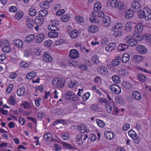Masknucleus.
Returning a JSON list of instances; mask_svg holds the SVG:
<instances>
[{
    "label": "nucleus",
    "instance_id": "f257e3e1",
    "mask_svg": "<svg viewBox=\"0 0 151 151\" xmlns=\"http://www.w3.org/2000/svg\"><path fill=\"white\" fill-rule=\"evenodd\" d=\"M139 19L145 18L146 20L149 21L151 19V11L148 7H145L143 10H140L138 14Z\"/></svg>",
    "mask_w": 151,
    "mask_h": 151
},
{
    "label": "nucleus",
    "instance_id": "f03ea898",
    "mask_svg": "<svg viewBox=\"0 0 151 151\" xmlns=\"http://www.w3.org/2000/svg\"><path fill=\"white\" fill-rule=\"evenodd\" d=\"M64 80L61 79L60 78H58L54 79L52 81L53 86L57 88H63L65 85Z\"/></svg>",
    "mask_w": 151,
    "mask_h": 151
},
{
    "label": "nucleus",
    "instance_id": "7ed1b4c3",
    "mask_svg": "<svg viewBox=\"0 0 151 151\" xmlns=\"http://www.w3.org/2000/svg\"><path fill=\"white\" fill-rule=\"evenodd\" d=\"M123 41L127 43L128 46L131 47L135 46L137 45V40L132 38L130 35L126 36L124 38Z\"/></svg>",
    "mask_w": 151,
    "mask_h": 151
},
{
    "label": "nucleus",
    "instance_id": "20e7f679",
    "mask_svg": "<svg viewBox=\"0 0 151 151\" xmlns=\"http://www.w3.org/2000/svg\"><path fill=\"white\" fill-rule=\"evenodd\" d=\"M109 88L113 92L119 94L121 92V88L117 85L112 84L109 87Z\"/></svg>",
    "mask_w": 151,
    "mask_h": 151
},
{
    "label": "nucleus",
    "instance_id": "39448f33",
    "mask_svg": "<svg viewBox=\"0 0 151 151\" xmlns=\"http://www.w3.org/2000/svg\"><path fill=\"white\" fill-rule=\"evenodd\" d=\"M141 6L140 4L138 2H134L132 3L131 5V10L132 11L137 12L140 11V9Z\"/></svg>",
    "mask_w": 151,
    "mask_h": 151
},
{
    "label": "nucleus",
    "instance_id": "423d86ee",
    "mask_svg": "<svg viewBox=\"0 0 151 151\" xmlns=\"http://www.w3.org/2000/svg\"><path fill=\"white\" fill-rule=\"evenodd\" d=\"M136 49L138 52L142 54H145L147 52V49L142 45H139L136 47Z\"/></svg>",
    "mask_w": 151,
    "mask_h": 151
},
{
    "label": "nucleus",
    "instance_id": "0eeeda50",
    "mask_svg": "<svg viewBox=\"0 0 151 151\" xmlns=\"http://www.w3.org/2000/svg\"><path fill=\"white\" fill-rule=\"evenodd\" d=\"M97 71L99 73L103 75H105L108 73L107 69L103 66L99 67L97 69Z\"/></svg>",
    "mask_w": 151,
    "mask_h": 151
},
{
    "label": "nucleus",
    "instance_id": "6e6552de",
    "mask_svg": "<svg viewBox=\"0 0 151 151\" xmlns=\"http://www.w3.org/2000/svg\"><path fill=\"white\" fill-rule=\"evenodd\" d=\"M79 54L78 51L76 50H71L70 51L69 56L71 58L75 59L78 57Z\"/></svg>",
    "mask_w": 151,
    "mask_h": 151
},
{
    "label": "nucleus",
    "instance_id": "1a4fd4ad",
    "mask_svg": "<svg viewBox=\"0 0 151 151\" xmlns=\"http://www.w3.org/2000/svg\"><path fill=\"white\" fill-rule=\"evenodd\" d=\"M116 47V44L112 42L109 44L105 47L106 50L108 52H110L113 50Z\"/></svg>",
    "mask_w": 151,
    "mask_h": 151
},
{
    "label": "nucleus",
    "instance_id": "9d476101",
    "mask_svg": "<svg viewBox=\"0 0 151 151\" xmlns=\"http://www.w3.org/2000/svg\"><path fill=\"white\" fill-rule=\"evenodd\" d=\"M128 134L134 140L137 139V140L139 141V138L137 135L136 133L133 130L131 129L128 132Z\"/></svg>",
    "mask_w": 151,
    "mask_h": 151
},
{
    "label": "nucleus",
    "instance_id": "9b49d317",
    "mask_svg": "<svg viewBox=\"0 0 151 151\" xmlns=\"http://www.w3.org/2000/svg\"><path fill=\"white\" fill-rule=\"evenodd\" d=\"M104 134L106 138L110 140L113 139L114 136V133L110 131H105L104 133Z\"/></svg>",
    "mask_w": 151,
    "mask_h": 151
},
{
    "label": "nucleus",
    "instance_id": "f8f14e48",
    "mask_svg": "<svg viewBox=\"0 0 151 151\" xmlns=\"http://www.w3.org/2000/svg\"><path fill=\"white\" fill-rule=\"evenodd\" d=\"M143 29V25L141 23L138 24L135 27V33H141Z\"/></svg>",
    "mask_w": 151,
    "mask_h": 151
},
{
    "label": "nucleus",
    "instance_id": "ddd939ff",
    "mask_svg": "<svg viewBox=\"0 0 151 151\" xmlns=\"http://www.w3.org/2000/svg\"><path fill=\"white\" fill-rule=\"evenodd\" d=\"M35 39V35L33 34L28 35L25 38L24 41L27 43H30L32 42Z\"/></svg>",
    "mask_w": 151,
    "mask_h": 151
},
{
    "label": "nucleus",
    "instance_id": "4468645a",
    "mask_svg": "<svg viewBox=\"0 0 151 151\" xmlns=\"http://www.w3.org/2000/svg\"><path fill=\"white\" fill-rule=\"evenodd\" d=\"M121 58L120 56H117L112 61V65L113 66L118 65L121 61Z\"/></svg>",
    "mask_w": 151,
    "mask_h": 151
},
{
    "label": "nucleus",
    "instance_id": "2eb2a0df",
    "mask_svg": "<svg viewBox=\"0 0 151 151\" xmlns=\"http://www.w3.org/2000/svg\"><path fill=\"white\" fill-rule=\"evenodd\" d=\"M103 21L104 25L106 27H107L110 24L111 19L109 17L106 16L104 17Z\"/></svg>",
    "mask_w": 151,
    "mask_h": 151
},
{
    "label": "nucleus",
    "instance_id": "dca6fc26",
    "mask_svg": "<svg viewBox=\"0 0 151 151\" xmlns=\"http://www.w3.org/2000/svg\"><path fill=\"white\" fill-rule=\"evenodd\" d=\"M14 45L18 48H21L23 45V43L22 40L19 39L15 40L13 41Z\"/></svg>",
    "mask_w": 151,
    "mask_h": 151
},
{
    "label": "nucleus",
    "instance_id": "f3484780",
    "mask_svg": "<svg viewBox=\"0 0 151 151\" xmlns=\"http://www.w3.org/2000/svg\"><path fill=\"white\" fill-rule=\"evenodd\" d=\"M44 35L42 34L37 35L35 38V41L37 43L42 42L44 39Z\"/></svg>",
    "mask_w": 151,
    "mask_h": 151
},
{
    "label": "nucleus",
    "instance_id": "a211bd4d",
    "mask_svg": "<svg viewBox=\"0 0 151 151\" xmlns=\"http://www.w3.org/2000/svg\"><path fill=\"white\" fill-rule=\"evenodd\" d=\"M43 60L46 62H50L52 61V58L48 53L45 52L43 56Z\"/></svg>",
    "mask_w": 151,
    "mask_h": 151
},
{
    "label": "nucleus",
    "instance_id": "6ab92c4d",
    "mask_svg": "<svg viewBox=\"0 0 151 151\" xmlns=\"http://www.w3.org/2000/svg\"><path fill=\"white\" fill-rule=\"evenodd\" d=\"M44 138L48 142H52L54 140L52 135L49 133L45 134L44 136Z\"/></svg>",
    "mask_w": 151,
    "mask_h": 151
},
{
    "label": "nucleus",
    "instance_id": "aec40b11",
    "mask_svg": "<svg viewBox=\"0 0 151 151\" xmlns=\"http://www.w3.org/2000/svg\"><path fill=\"white\" fill-rule=\"evenodd\" d=\"M128 48L127 45L125 44H121L119 45L117 47L118 50L120 51H123L127 49Z\"/></svg>",
    "mask_w": 151,
    "mask_h": 151
},
{
    "label": "nucleus",
    "instance_id": "412c9836",
    "mask_svg": "<svg viewBox=\"0 0 151 151\" xmlns=\"http://www.w3.org/2000/svg\"><path fill=\"white\" fill-rule=\"evenodd\" d=\"M143 58L142 56L138 55H134L133 58V60L136 63H139L143 59Z\"/></svg>",
    "mask_w": 151,
    "mask_h": 151
},
{
    "label": "nucleus",
    "instance_id": "4be33fe9",
    "mask_svg": "<svg viewBox=\"0 0 151 151\" xmlns=\"http://www.w3.org/2000/svg\"><path fill=\"white\" fill-rule=\"evenodd\" d=\"M133 12L131 9L127 10L125 14V16L126 18L128 19L131 18L134 14Z\"/></svg>",
    "mask_w": 151,
    "mask_h": 151
},
{
    "label": "nucleus",
    "instance_id": "5701e85b",
    "mask_svg": "<svg viewBox=\"0 0 151 151\" xmlns=\"http://www.w3.org/2000/svg\"><path fill=\"white\" fill-rule=\"evenodd\" d=\"M98 30V27L94 25H92L88 27V30L91 33L96 32Z\"/></svg>",
    "mask_w": 151,
    "mask_h": 151
},
{
    "label": "nucleus",
    "instance_id": "b1692460",
    "mask_svg": "<svg viewBox=\"0 0 151 151\" xmlns=\"http://www.w3.org/2000/svg\"><path fill=\"white\" fill-rule=\"evenodd\" d=\"M27 25L28 27L30 29L32 28L33 27L34 22L32 19L27 18L26 20Z\"/></svg>",
    "mask_w": 151,
    "mask_h": 151
},
{
    "label": "nucleus",
    "instance_id": "393cba45",
    "mask_svg": "<svg viewBox=\"0 0 151 151\" xmlns=\"http://www.w3.org/2000/svg\"><path fill=\"white\" fill-rule=\"evenodd\" d=\"M117 8L118 9L121 10V11H124L126 8V6L121 1H118V4Z\"/></svg>",
    "mask_w": 151,
    "mask_h": 151
},
{
    "label": "nucleus",
    "instance_id": "a878e982",
    "mask_svg": "<svg viewBox=\"0 0 151 151\" xmlns=\"http://www.w3.org/2000/svg\"><path fill=\"white\" fill-rule=\"evenodd\" d=\"M122 85L126 89H129L132 86V85L131 83L126 81H124L122 84Z\"/></svg>",
    "mask_w": 151,
    "mask_h": 151
},
{
    "label": "nucleus",
    "instance_id": "bb28decb",
    "mask_svg": "<svg viewBox=\"0 0 151 151\" xmlns=\"http://www.w3.org/2000/svg\"><path fill=\"white\" fill-rule=\"evenodd\" d=\"M17 95L19 96H23L25 92V89L24 87L19 88L17 91Z\"/></svg>",
    "mask_w": 151,
    "mask_h": 151
},
{
    "label": "nucleus",
    "instance_id": "cd10ccee",
    "mask_svg": "<svg viewBox=\"0 0 151 151\" xmlns=\"http://www.w3.org/2000/svg\"><path fill=\"white\" fill-rule=\"evenodd\" d=\"M79 33L78 30L75 29L72 30L70 32V36L73 38H75L77 37Z\"/></svg>",
    "mask_w": 151,
    "mask_h": 151
},
{
    "label": "nucleus",
    "instance_id": "c85d7f7f",
    "mask_svg": "<svg viewBox=\"0 0 151 151\" xmlns=\"http://www.w3.org/2000/svg\"><path fill=\"white\" fill-rule=\"evenodd\" d=\"M2 51L5 53H8L11 52V48L9 46V45L7 44L4 46L2 48Z\"/></svg>",
    "mask_w": 151,
    "mask_h": 151
},
{
    "label": "nucleus",
    "instance_id": "c756f323",
    "mask_svg": "<svg viewBox=\"0 0 151 151\" xmlns=\"http://www.w3.org/2000/svg\"><path fill=\"white\" fill-rule=\"evenodd\" d=\"M130 59L129 55L128 53H125L123 55V57L122 59V62L124 63H127L129 60Z\"/></svg>",
    "mask_w": 151,
    "mask_h": 151
},
{
    "label": "nucleus",
    "instance_id": "7c9ffc66",
    "mask_svg": "<svg viewBox=\"0 0 151 151\" xmlns=\"http://www.w3.org/2000/svg\"><path fill=\"white\" fill-rule=\"evenodd\" d=\"M82 135L81 134H77L76 135V141L78 142V144L79 145H81L83 144L82 140H81L82 138Z\"/></svg>",
    "mask_w": 151,
    "mask_h": 151
},
{
    "label": "nucleus",
    "instance_id": "2f4dec72",
    "mask_svg": "<svg viewBox=\"0 0 151 151\" xmlns=\"http://www.w3.org/2000/svg\"><path fill=\"white\" fill-rule=\"evenodd\" d=\"M132 95L133 97L137 100H139L141 99V94L137 91L133 92Z\"/></svg>",
    "mask_w": 151,
    "mask_h": 151
},
{
    "label": "nucleus",
    "instance_id": "473e14b6",
    "mask_svg": "<svg viewBox=\"0 0 151 151\" xmlns=\"http://www.w3.org/2000/svg\"><path fill=\"white\" fill-rule=\"evenodd\" d=\"M112 81L116 83H119L120 82V77L117 75H115L112 77Z\"/></svg>",
    "mask_w": 151,
    "mask_h": 151
},
{
    "label": "nucleus",
    "instance_id": "72a5a7b5",
    "mask_svg": "<svg viewBox=\"0 0 151 151\" xmlns=\"http://www.w3.org/2000/svg\"><path fill=\"white\" fill-rule=\"evenodd\" d=\"M50 1L48 2L47 1H42L40 5L45 9H47L50 6Z\"/></svg>",
    "mask_w": 151,
    "mask_h": 151
},
{
    "label": "nucleus",
    "instance_id": "f704fd0d",
    "mask_svg": "<svg viewBox=\"0 0 151 151\" xmlns=\"http://www.w3.org/2000/svg\"><path fill=\"white\" fill-rule=\"evenodd\" d=\"M58 33L56 31H51L48 34V36L50 37L54 38L57 37Z\"/></svg>",
    "mask_w": 151,
    "mask_h": 151
},
{
    "label": "nucleus",
    "instance_id": "c9c22d12",
    "mask_svg": "<svg viewBox=\"0 0 151 151\" xmlns=\"http://www.w3.org/2000/svg\"><path fill=\"white\" fill-rule=\"evenodd\" d=\"M48 29L51 31H56L58 30L59 29V28L57 27L56 25L53 24L49 25Z\"/></svg>",
    "mask_w": 151,
    "mask_h": 151
},
{
    "label": "nucleus",
    "instance_id": "e433bc0d",
    "mask_svg": "<svg viewBox=\"0 0 151 151\" xmlns=\"http://www.w3.org/2000/svg\"><path fill=\"white\" fill-rule=\"evenodd\" d=\"M63 146L66 149H76V148L71 145L65 142L62 143Z\"/></svg>",
    "mask_w": 151,
    "mask_h": 151
},
{
    "label": "nucleus",
    "instance_id": "4c0bfd02",
    "mask_svg": "<svg viewBox=\"0 0 151 151\" xmlns=\"http://www.w3.org/2000/svg\"><path fill=\"white\" fill-rule=\"evenodd\" d=\"M36 73L33 71L29 73L26 76V78L28 79H31L36 76Z\"/></svg>",
    "mask_w": 151,
    "mask_h": 151
},
{
    "label": "nucleus",
    "instance_id": "58836bf2",
    "mask_svg": "<svg viewBox=\"0 0 151 151\" xmlns=\"http://www.w3.org/2000/svg\"><path fill=\"white\" fill-rule=\"evenodd\" d=\"M44 20V18L40 16H37L35 19V22L39 23L40 25L42 24Z\"/></svg>",
    "mask_w": 151,
    "mask_h": 151
},
{
    "label": "nucleus",
    "instance_id": "ea45409f",
    "mask_svg": "<svg viewBox=\"0 0 151 151\" xmlns=\"http://www.w3.org/2000/svg\"><path fill=\"white\" fill-rule=\"evenodd\" d=\"M134 37L138 41H140L143 39V35L141 33H135L134 35Z\"/></svg>",
    "mask_w": 151,
    "mask_h": 151
},
{
    "label": "nucleus",
    "instance_id": "a19ab883",
    "mask_svg": "<svg viewBox=\"0 0 151 151\" xmlns=\"http://www.w3.org/2000/svg\"><path fill=\"white\" fill-rule=\"evenodd\" d=\"M96 121L97 125L100 127L103 128L106 126L105 123L102 120L96 119Z\"/></svg>",
    "mask_w": 151,
    "mask_h": 151
},
{
    "label": "nucleus",
    "instance_id": "79ce46f5",
    "mask_svg": "<svg viewBox=\"0 0 151 151\" xmlns=\"http://www.w3.org/2000/svg\"><path fill=\"white\" fill-rule=\"evenodd\" d=\"M118 2L117 0H113L111 1L110 3V5L112 8H117Z\"/></svg>",
    "mask_w": 151,
    "mask_h": 151
},
{
    "label": "nucleus",
    "instance_id": "37998d69",
    "mask_svg": "<svg viewBox=\"0 0 151 151\" xmlns=\"http://www.w3.org/2000/svg\"><path fill=\"white\" fill-rule=\"evenodd\" d=\"M53 44L52 40H48L45 41L44 43V45L46 47H49Z\"/></svg>",
    "mask_w": 151,
    "mask_h": 151
},
{
    "label": "nucleus",
    "instance_id": "c03bdc74",
    "mask_svg": "<svg viewBox=\"0 0 151 151\" xmlns=\"http://www.w3.org/2000/svg\"><path fill=\"white\" fill-rule=\"evenodd\" d=\"M78 130L81 133H84L86 132L87 130V127L84 124H82L78 127Z\"/></svg>",
    "mask_w": 151,
    "mask_h": 151
},
{
    "label": "nucleus",
    "instance_id": "a18cd8bd",
    "mask_svg": "<svg viewBox=\"0 0 151 151\" xmlns=\"http://www.w3.org/2000/svg\"><path fill=\"white\" fill-rule=\"evenodd\" d=\"M123 27V25L121 23L118 22L115 24L114 28L115 29H117L119 31L122 29Z\"/></svg>",
    "mask_w": 151,
    "mask_h": 151
},
{
    "label": "nucleus",
    "instance_id": "49530a36",
    "mask_svg": "<svg viewBox=\"0 0 151 151\" xmlns=\"http://www.w3.org/2000/svg\"><path fill=\"white\" fill-rule=\"evenodd\" d=\"M92 61L95 64L97 65L100 62L98 57L96 55L93 56L92 59Z\"/></svg>",
    "mask_w": 151,
    "mask_h": 151
},
{
    "label": "nucleus",
    "instance_id": "de8ad7c7",
    "mask_svg": "<svg viewBox=\"0 0 151 151\" xmlns=\"http://www.w3.org/2000/svg\"><path fill=\"white\" fill-rule=\"evenodd\" d=\"M119 73L123 76H124L128 75V71L127 70L124 69H122L120 70L119 72Z\"/></svg>",
    "mask_w": 151,
    "mask_h": 151
},
{
    "label": "nucleus",
    "instance_id": "09e8293b",
    "mask_svg": "<svg viewBox=\"0 0 151 151\" xmlns=\"http://www.w3.org/2000/svg\"><path fill=\"white\" fill-rule=\"evenodd\" d=\"M137 78L140 81L143 82L145 81L146 80L145 76L142 73H140L138 74Z\"/></svg>",
    "mask_w": 151,
    "mask_h": 151
},
{
    "label": "nucleus",
    "instance_id": "8fccbe9b",
    "mask_svg": "<svg viewBox=\"0 0 151 151\" xmlns=\"http://www.w3.org/2000/svg\"><path fill=\"white\" fill-rule=\"evenodd\" d=\"M78 84V82L75 80H72L71 81V83L69 84V87L71 88L75 86L76 87V85Z\"/></svg>",
    "mask_w": 151,
    "mask_h": 151
},
{
    "label": "nucleus",
    "instance_id": "3c124183",
    "mask_svg": "<svg viewBox=\"0 0 151 151\" xmlns=\"http://www.w3.org/2000/svg\"><path fill=\"white\" fill-rule=\"evenodd\" d=\"M61 123L63 125H65L66 122L65 121L62 119H58L55 121L53 124V126L56 125L57 124Z\"/></svg>",
    "mask_w": 151,
    "mask_h": 151
},
{
    "label": "nucleus",
    "instance_id": "603ef678",
    "mask_svg": "<svg viewBox=\"0 0 151 151\" xmlns=\"http://www.w3.org/2000/svg\"><path fill=\"white\" fill-rule=\"evenodd\" d=\"M29 13L31 16H33L35 15L37 13V11L35 9L31 8L29 9Z\"/></svg>",
    "mask_w": 151,
    "mask_h": 151
},
{
    "label": "nucleus",
    "instance_id": "864d4df0",
    "mask_svg": "<svg viewBox=\"0 0 151 151\" xmlns=\"http://www.w3.org/2000/svg\"><path fill=\"white\" fill-rule=\"evenodd\" d=\"M61 20L62 21L65 22H67L69 19L70 17L67 15H63L60 18Z\"/></svg>",
    "mask_w": 151,
    "mask_h": 151
},
{
    "label": "nucleus",
    "instance_id": "5fc2aeb1",
    "mask_svg": "<svg viewBox=\"0 0 151 151\" xmlns=\"http://www.w3.org/2000/svg\"><path fill=\"white\" fill-rule=\"evenodd\" d=\"M48 12L47 10H42L40 11L39 12V16L41 17H45L47 15Z\"/></svg>",
    "mask_w": 151,
    "mask_h": 151
},
{
    "label": "nucleus",
    "instance_id": "6e6d98bb",
    "mask_svg": "<svg viewBox=\"0 0 151 151\" xmlns=\"http://www.w3.org/2000/svg\"><path fill=\"white\" fill-rule=\"evenodd\" d=\"M132 29V26L128 23L125 25L124 30L127 32H130Z\"/></svg>",
    "mask_w": 151,
    "mask_h": 151
},
{
    "label": "nucleus",
    "instance_id": "4d7b16f0",
    "mask_svg": "<svg viewBox=\"0 0 151 151\" xmlns=\"http://www.w3.org/2000/svg\"><path fill=\"white\" fill-rule=\"evenodd\" d=\"M90 96V93L89 92H87L83 95L82 96V99L83 101H86L88 99Z\"/></svg>",
    "mask_w": 151,
    "mask_h": 151
},
{
    "label": "nucleus",
    "instance_id": "13d9d810",
    "mask_svg": "<svg viewBox=\"0 0 151 151\" xmlns=\"http://www.w3.org/2000/svg\"><path fill=\"white\" fill-rule=\"evenodd\" d=\"M23 14L22 12H18L16 13L15 17L18 19H20L23 16Z\"/></svg>",
    "mask_w": 151,
    "mask_h": 151
},
{
    "label": "nucleus",
    "instance_id": "bf43d9fd",
    "mask_svg": "<svg viewBox=\"0 0 151 151\" xmlns=\"http://www.w3.org/2000/svg\"><path fill=\"white\" fill-rule=\"evenodd\" d=\"M34 53L35 55L40 56H41L42 52L40 49L37 48L34 50Z\"/></svg>",
    "mask_w": 151,
    "mask_h": 151
},
{
    "label": "nucleus",
    "instance_id": "052dcab7",
    "mask_svg": "<svg viewBox=\"0 0 151 151\" xmlns=\"http://www.w3.org/2000/svg\"><path fill=\"white\" fill-rule=\"evenodd\" d=\"M91 109L94 111H96L99 109L98 105L96 104H92L91 106Z\"/></svg>",
    "mask_w": 151,
    "mask_h": 151
},
{
    "label": "nucleus",
    "instance_id": "680f3d73",
    "mask_svg": "<svg viewBox=\"0 0 151 151\" xmlns=\"http://www.w3.org/2000/svg\"><path fill=\"white\" fill-rule=\"evenodd\" d=\"M9 100L10 103L13 105H14L16 103V100L14 97L11 96L10 97Z\"/></svg>",
    "mask_w": 151,
    "mask_h": 151
},
{
    "label": "nucleus",
    "instance_id": "e2e57ef3",
    "mask_svg": "<svg viewBox=\"0 0 151 151\" xmlns=\"http://www.w3.org/2000/svg\"><path fill=\"white\" fill-rule=\"evenodd\" d=\"M20 67L22 68H27L29 67V64L24 61L21 62L19 64Z\"/></svg>",
    "mask_w": 151,
    "mask_h": 151
},
{
    "label": "nucleus",
    "instance_id": "0e129e2a",
    "mask_svg": "<svg viewBox=\"0 0 151 151\" xmlns=\"http://www.w3.org/2000/svg\"><path fill=\"white\" fill-rule=\"evenodd\" d=\"M69 99L72 101H76L78 99L77 96L74 94H72L69 98Z\"/></svg>",
    "mask_w": 151,
    "mask_h": 151
},
{
    "label": "nucleus",
    "instance_id": "69168bd1",
    "mask_svg": "<svg viewBox=\"0 0 151 151\" xmlns=\"http://www.w3.org/2000/svg\"><path fill=\"white\" fill-rule=\"evenodd\" d=\"M65 40L63 39H59L55 41V44L56 45H60L64 43Z\"/></svg>",
    "mask_w": 151,
    "mask_h": 151
},
{
    "label": "nucleus",
    "instance_id": "338daca9",
    "mask_svg": "<svg viewBox=\"0 0 151 151\" xmlns=\"http://www.w3.org/2000/svg\"><path fill=\"white\" fill-rule=\"evenodd\" d=\"M52 113L54 115L60 114L59 109L57 108H55L52 110Z\"/></svg>",
    "mask_w": 151,
    "mask_h": 151
},
{
    "label": "nucleus",
    "instance_id": "774afa93",
    "mask_svg": "<svg viewBox=\"0 0 151 151\" xmlns=\"http://www.w3.org/2000/svg\"><path fill=\"white\" fill-rule=\"evenodd\" d=\"M13 87L14 86L13 84H10L6 89V91L8 93H10L12 90Z\"/></svg>",
    "mask_w": 151,
    "mask_h": 151
}]
</instances>
